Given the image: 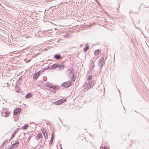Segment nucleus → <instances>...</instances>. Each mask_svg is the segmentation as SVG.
<instances>
[{
    "instance_id": "f257e3e1",
    "label": "nucleus",
    "mask_w": 149,
    "mask_h": 149,
    "mask_svg": "<svg viewBox=\"0 0 149 149\" xmlns=\"http://www.w3.org/2000/svg\"><path fill=\"white\" fill-rule=\"evenodd\" d=\"M95 81L93 80L90 83L89 82H85L84 83V85L85 87V88L88 90L91 88V87H93V86L95 84Z\"/></svg>"
},
{
    "instance_id": "f03ea898",
    "label": "nucleus",
    "mask_w": 149,
    "mask_h": 149,
    "mask_svg": "<svg viewBox=\"0 0 149 149\" xmlns=\"http://www.w3.org/2000/svg\"><path fill=\"white\" fill-rule=\"evenodd\" d=\"M98 61V64L99 65H100V68L101 69L105 64V60L103 57H102Z\"/></svg>"
},
{
    "instance_id": "7ed1b4c3",
    "label": "nucleus",
    "mask_w": 149,
    "mask_h": 149,
    "mask_svg": "<svg viewBox=\"0 0 149 149\" xmlns=\"http://www.w3.org/2000/svg\"><path fill=\"white\" fill-rule=\"evenodd\" d=\"M67 99H59L54 102V104L56 105H59L62 104L63 102H66Z\"/></svg>"
},
{
    "instance_id": "20e7f679",
    "label": "nucleus",
    "mask_w": 149,
    "mask_h": 149,
    "mask_svg": "<svg viewBox=\"0 0 149 149\" xmlns=\"http://www.w3.org/2000/svg\"><path fill=\"white\" fill-rule=\"evenodd\" d=\"M71 82L69 81H68L64 82L61 84L62 86L64 88H68L69 87L72 85Z\"/></svg>"
},
{
    "instance_id": "39448f33",
    "label": "nucleus",
    "mask_w": 149,
    "mask_h": 149,
    "mask_svg": "<svg viewBox=\"0 0 149 149\" xmlns=\"http://www.w3.org/2000/svg\"><path fill=\"white\" fill-rule=\"evenodd\" d=\"M1 115L4 117L8 116L10 114V112L7 111L6 110L3 109L2 111H1Z\"/></svg>"
},
{
    "instance_id": "423d86ee",
    "label": "nucleus",
    "mask_w": 149,
    "mask_h": 149,
    "mask_svg": "<svg viewBox=\"0 0 149 149\" xmlns=\"http://www.w3.org/2000/svg\"><path fill=\"white\" fill-rule=\"evenodd\" d=\"M40 75V71H38L37 73H35L33 75V79L34 80H36L37 79Z\"/></svg>"
},
{
    "instance_id": "0eeeda50",
    "label": "nucleus",
    "mask_w": 149,
    "mask_h": 149,
    "mask_svg": "<svg viewBox=\"0 0 149 149\" xmlns=\"http://www.w3.org/2000/svg\"><path fill=\"white\" fill-rule=\"evenodd\" d=\"M21 108L16 109L14 111L13 114L14 115H17L21 111Z\"/></svg>"
},
{
    "instance_id": "6e6552de",
    "label": "nucleus",
    "mask_w": 149,
    "mask_h": 149,
    "mask_svg": "<svg viewBox=\"0 0 149 149\" xmlns=\"http://www.w3.org/2000/svg\"><path fill=\"white\" fill-rule=\"evenodd\" d=\"M45 138L46 139L47 138L48 136L47 135V132L45 130L44 128L41 129V130Z\"/></svg>"
},
{
    "instance_id": "1a4fd4ad",
    "label": "nucleus",
    "mask_w": 149,
    "mask_h": 149,
    "mask_svg": "<svg viewBox=\"0 0 149 149\" xmlns=\"http://www.w3.org/2000/svg\"><path fill=\"white\" fill-rule=\"evenodd\" d=\"M58 70H60L63 69L64 68V66L63 63H61L59 64H58V67H57Z\"/></svg>"
},
{
    "instance_id": "9d476101",
    "label": "nucleus",
    "mask_w": 149,
    "mask_h": 149,
    "mask_svg": "<svg viewBox=\"0 0 149 149\" xmlns=\"http://www.w3.org/2000/svg\"><path fill=\"white\" fill-rule=\"evenodd\" d=\"M50 67H51L50 68V69L54 70L56 68H57V67H58V63H55L52 65L51 66H50Z\"/></svg>"
},
{
    "instance_id": "9b49d317",
    "label": "nucleus",
    "mask_w": 149,
    "mask_h": 149,
    "mask_svg": "<svg viewBox=\"0 0 149 149\" xmlns=\"http://www.w3.org/2000/svg\"><path fill=\"white\" fill-rule=\"evenodd\" d=\"M19 144V141H17L15 142V143L12 144V146L13 147V149H15L17 147Z\"/></svg>"
},
{
    "instance_id": "f8f14e48",
    "label": "nucleus",
    "mask_w": 149,
    "mask_h": 149,
    "mask_svg": "<svg viewBox=\"0 0 149 149\" xmlns=\"http://www.w3.org/2000/svg\"><path fill=\"white\" fill-rule=\"evenodd\" d=\"M74 70L73 68H70L68 69L67 70V72L69 73V74H74L73 73L74 72Z\"/></svg>"
},
{
    "instance_id": "ddd939ff",
    "label": "nucleus",
    "mask_w": 149,
    "mask_h": 149,
    "mask_svg": "<svg viewBox=\"0 0 149 149\" xmlns=\"http://www.w3.org/2000/svg\"><path fill=\"white\" fill-rule=\"evenodd\" d=\"M54 57L57 60H59L61 58V56L60 55L57 54H56L54 55Z\"/></svg>"
},
{
    "instance_id": "4468645a",
    "label": "nucleus",
    "mask_w": 149,
    "mask_h": 149,
    "mask_svg": "<svg viewBox=\"0 0 149 149\" xmlns=\"http://www.w3.org/2000/svg\"><path fill=\"white\" fill-rule=\"evenodd\" d=\"M42 136V135L41 133H39L36 136V139L37 140H39L41 138V137Z\"/></svg>"
},
{
    "instance_id": "2eb2a0df",
    "label": "nucleus",
    "mask_w": 149,
    "mask_h": 149,
    "mask_svg": "<svg viewBox=\"0 0 149 149\" xmlns=\"http://www.w3.org/2000/svg\"><path fill=\"white\" fill-rule=\"evenodd\" d=\"M32 96V95L31 93H28L25 96V97L26 99H29Z\"/></svg>"
},
{
    "instance_id": "dca6fc26",
    "label": "nucleus",
    "mask_w": 149,
    "mask_h": 149,
    "mask_svg": "<svg viewBox=\"0 0 149 149\" xmlns=\"http://www.w3.org/2000/svg\"><path fill=\"white\" fill-rule=\"evenodd\" d=\"M92 79V75H89L87 77V82H90L91 81Z\"/></svg>"
},
{
    "instance_id": "f3484780",
    "label": "nucleus",
    "mask_w": 149,
    "mask_h": 149,
    "mask_svg": "<svg viewBox=\"0 0 149 149\" xmlns=\"http://www.w3.org/2000/svg\"><path fill=\"white\" fill-rule=\"evenodd\" d=\"M50 89L51 91H54L56 90L57 89L56 87L51 86L50 87Z\"/></svg>"
},
{
    "instance_id": "a211bd4d",
    "label": "nucleus",
    "mask_w": 149,
    "mask_h": 149,
    "mask_svg": "<svg viewBox=\"0 0 149 149\" xmlns=\"http://www.w3.org/2000/svg\"><path fill=\"white\" fill-rule=\"evenodd\" d=\"M100 52V51L99 49H97L95 50L94 52V54L95 55L97 56L98 55Z\"/></svg>"
},
{
    "instance_id": "6ab92c4d",
    "label": "nucleus",
    "mask_w": 149,
    "mask_h": 149,
    "mask_svg": "<svg viewBox=\"0 0 149 149\" xmlns=\"http://www.w3.org/2000/svg\"><path fill=\"white\" fill-rule=\"evenodd\" d=\"M95 65L94 64V62L93 61H92L90 65V68H92V69H93V67H95Z\"/></svg>"
},
{
    "instance_id": "aec40b11",
    "label": "nucleus",
    "mask_w": 149,
    "mask_h": 149,
    "mask_svg": "<svg viewBox=\"0 0 149 149\" xmlns=\"http://www.w3.org/2000/svg\"><path fill=\"white\" fill-rule=\"evenodd\" d=\"M89 46H86L84 48V52H86L89 49Z\"/></svg>"
},
{
    "instance_id": "412c9836",
    "label": "nucleus",
    "mask_w": 149,
    "mask_h": 149,
    "mask_svg": "<svg viewBox=\"0 0 149 149\" xmlns=\"http://www.w3.org/2000/svg\"><path fill=\"white\" fill-rule=\"evenodd\" d=\"M28 127V124L25 125L22 127V128L23 130H26L27 129Z\"/></svg>"
},
{
    "instance_id": "4be33fe9",
    "label": "nucleus",
    "mask_w": 149,
    "mask_h": 149,
    "mask_svg": "<svg viewBox=\"0 0 149 149\" xmlns=\"http://www.w3.org/2000/svg\"><path fill=\"white\" fill-rule=\"evenodd\" d=\"M74 74H73L72 75V82H73L75 80V78L74 77Z\"/></svg>"
},
{
    "instance_id": "5701e85b",
    "label": "nucleus",
    "mask_w": 149,
    "mask_h": 149,
    "mask_svg": "<svg viewBox=\"0 0 149 149\" xmlns=\"http://www.w3.org/2000/svg\"><path fill=\"white\" fill-rule=\"evenodd\" d=\"M46 86L47 87L50 88V87H51L52 86H51L48 83H47L46 84Z\"/></svg>"
},
{
    "instance_id": "b1692460",
    "label": "nucleus",
    "mask_w": 149,
    "mask_h": 149,
    "mask_svg": "<svg viewBox=\"0 0 149 149\" xmlns=\"http://www.w3.org/2000/svg\"><path fill=\"white\" fill-rule=\"evenodd\" d=\"M53 140H54V138H51L50 141V142H49V144L50 145H51L52 144V142L53 141Z\"/></svg>"
},
{
    "instance_id": "393cba45",
    "label": "nucleus",
    "mask_w": 149,
    "mask_h": 149,
    "mask_svg": "<svg viewBox=\"0 0 149 149\" xmlns=\"http://www.w3.org/2000/svg\"><path fill=\"white\" fill-rule=\"evenodd\" d=\"M52 137L51 138H54V133H52Z\"/></svg>"
},
{
    "instance_id": "a878e982",
    "label": "nucleus",
    "mask_w": 149,
    "mask_h": 149,
    "mask_svg": "<svg viewBox=\"0 0 149 149\" xmlns=\"http://www.w3.org/2000/svg\"><path fill=\"white\" fill-rule=\"evenodd\" d=\"M18 131V130H15L14 131V133H15V134H16L17 133V132Z\"/></svg>"
},
{
    "instance_id": "bb28decb",
    "label": "nucleus",
    "mask_w": 149,
    "mask_h": 149,
    "mask_svg": "<svg viewBox=\"0 0 149 149\" xmlns=\"http://www.w3.org/2000/svg\"><path fill=\"white\" fill-rule=\"evenodd\" d=\"M13 149V147L12 146V145L10 146V147H9V148H8V149Z\"/></svg>"
},
{
    "instance_id": "cd10ccee",
    "label": "nucleus",
    "mask_w": 149,
    "mask_h": 149,
    "mask_svg": "<svg viewBox=\"0 0 149 149\" xmlns=\"http://www.w3.org/2000/svg\"><path fill=\"white\" fill-rule=\"evenodd\" d=\"M8 140L6 139V140H5L4 141V144H5L6 143H7L8 142Z\"/></svg>"
},
{
    "instance_id": "c85d7f7f",
    "label": "nucleus",
    "mask_w": 149,
    "mask_h": 149,
    "mask_svg": "<svg viewBox=\"0 0 149 149\" xmlns=\"http://www.w3.org/2000/svg\"><path fill=\"white\" fill-rule=\"evenodd\" d=\"M69 34H65L63 36L65 37H67L68 36H69Z\"/></svg>"
},
{
    "instance_id": "c756f323",
    "label": "nucleus",
    "mask_w": 149,
    "mask_h": 149,
    "mask_svg": "<svg viewBox=\"0 0 149 149\" xmlns=\"http://www.w3.org/2000/svg\"><path fill=\"white\" fill-rule=\"evenodd\" d=\"M15 133L12 134V136L14 137L15 136Z\"/></svg>"
},
{
    "instance_id": "7c9ffc66",
    "label": "nucleus",
    "mask_w": 149,
    "mask_h": 149,
    "mask_svg": "<svg viewBox=\"0 0 149 149\" xmlns=\"http://www.w3.org/2000/svg\"><path fill=\"white\" fill-rule=\"evenodd\" d=\"M92 70V68H91H91H90L89 70V72H90Z\"/></svg>"
},
{
    "instance_id": "2f4dec72",
    "label": "nucleus",
    "mask_w": 149,
    "mask_h": 149,
    "mask_svg": "<svg viewBox=\"0 0 149 149\" xmlns=\"http://www.w3.org/2000/svg\"><path fill=\"white\" fill-rule=\"evenodd\" d=\"M102 149H107V148L105 147H103Z\"/></svg>"
},
{
    "instance_id": "473e14b6",
    "label": "nucleus",
    "mask_w": 149,
    "mask_h": 149,
    "mask_svg": "<svg viewBox=\"0 0 149 149\" xmlns=\"http://www.w3.org/2000/svg\"><path fill=\"white\" fill-rule=\"evenodd\" d=\"M96 60H96H95V59H92V61H93V62H95V61Z\"/></svg>"
},
{
    "instance_id": "72a5a7b5",
    "label": "nucleus",
    "mask_w": 149,
    "mask_h": 149,
    "mask_svg": "<svg viewBox=\"0 0 149 149\" xmlns=\"http://www.w3.org/2000/svg\"><path fill=\"white\" fill-rule=\"evenodd\" d=\"M47 69H50V68L49 67V66H48L47 68Z\"/></svg>"
},
{
    "instance_id": "f704fd0d",
    "label": "nucleus",
    "mask_w": 149,
    "mask_h": 149,
    "mask_svg": "<svg viewBox=\"0 0 149 149\" xmlns=\"http://www.w3.org/2000/svg\"><path fill=\"white\" fill-rule=\"evenodd\" d=\"M13 138V137H12H12H11L10 139V140L12 139Z\"/></svg>"
},
{
    "instance_id": "c9c22d12",
    "label": "nucleus",
    "mask_w": 149,
    "mask_h": 149,
    "mask_svg": "<svg viewBox=\"0 0 149 149\" xmlns=\"http://www.w3.org/2000/svg\"><path fill=\"white\" fill-rule=\"evenodd\" d=\"M5 144H4V142L3 143H2V145H3H3H4Z\"/></svg>"
},
{
    "instance_id": "e433bc0d",
    "label": "nucleus",
    "mask_w": 149,
    "mask_h": 149,
    "mask_svg": "<svg viewBox=\"0 0 149 149\" xmlns=\"http://www.w3.org/2000/svg\"><path fill=\"white\" fill-rule=\"evenodd\" d=\"M31 138V137H30V136L29 137V139H30Z\"/></svg>"
},
{
    "instance_id": "4c0bfd02",
    "label": "nucleus",
    "mask_w": 149,
    "mask_h": 149,
    "mask_svg": "<svg viewBox=\"0 0 149 149\" xmlns=\"http://www.w3.org/2000/svg\"><path fill=\"white\" fill-rule=\"evenodd\" d=\"M31 138V137H30V136L29 137V139H30Z\"/></svg>"
},
{
    "instance_id": "58836bf2",
    "label": "nucleus",
    "mask_w": 149,
    "mask_h": 149,
    "mask_svg": "<svg viewBox=\"0 0 149 149\" xmlns=\"http://www.w3.org/2000/svg\"><path fill=\"white\" fill-rule=\"evenodd\" d=\"M31 138V137H30V136L29 137V139H30Z\"/></svg>"
},
{
    "instance_id": "ea45409f",
    "label": "nucleus",
    "mask_w": 149,
    "mask_h": 149,
    "mask_svg": "<svg viewBox=\"0 0 149 149\" xmlns=\"http://www.w3.org/2000/svg\"><path fill=\"white\" fill-rule=\"evenodd\" d=\"M31 138V137H30V136L29 137V139H30Z\"/></svg>"
},
{
    "instance_id": "a19ab883",
    "label": "nucleus",
    "mask_w": 149,
    "mask_h": 149,
    "mask_svg": "<svg viewBox=\"0 0 149 149\" xmlns=\"http://www.w3.org/2000/svg\"><path fill=\"white\" fill-rule=\"evenodd\" d=\"M59 119L61 121V119L60 118H59Z\"/></svg>"
},
{
    "instance_id": "79ce46f5",
    "label": "nucleus",
    "mask_w": 149,
    "mask_h": 149,
    "mask_svg": "<svg viewBox=\"0 0 149 149\" xmlns=\"http://www.w3.org/2000/svg\"><path fill=\"white\" fill-rule=\"evenodd\" d=\"M61 149H62V148L61 147Z\"/></svg>"
}]
</instances>
